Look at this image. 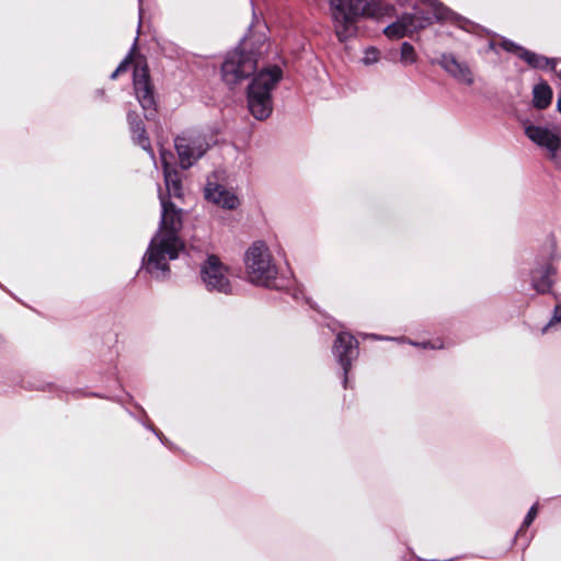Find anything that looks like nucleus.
I'll return each instance as SVG.
<instances>
[{
	"instance_id": "f257e3e1",
	"label": "nucleus",
	"mask_w": 561,
	"mask_h": 561,
	"mask_svg": "<svg viewBox=\"0 0 561 561\" xmlns=\"http://www.w3.org/2000/svg\"><path fill=\"white\" fill-rule=\"evenodd\" d=\"M159 198L161 204L159 229L142 257V268L157 279H165L170 275L169 263L176 260L180 252L184 250V242L180 237L183 221L181 208L161 193Z\"/></svg>"
},
{
	"instance_id": "f03ea898",
	"label": "nucleus",
	"mask_w": 561,
	"mask_h": 561,
	"mask_svg": "<svg viewBox=\"0 0 561 561\" xmlns=\"http://www.w3.org/2000/svg\"><path fill=\"white\" fill-rule=\"evenodd\" d=\"M137 46V37L133 44L130 53L122 60L115 71L111 75V79H116L119 73L125 72L130 64L134 65L133 83L135 95L144 110L145 117L152 119L157 113V103L154 98L153 85L150 82L148 67L142 57L134 58L133 54Z\"/></svg>"
},
{
	"instance_id": "7ed1b4c3",
	"label": "nucleus",
	"mask_w": 561,
	"mask_h": 561,
	"mask_svg": "<svg viewBox=\"0 0 561 561\" xmlns=\"http://www.w3.org/2000/svg\"><path fill=\"white\" fill-rule=\"evenodd\" d=\"M425 9L415 7L414 13L403 14L398 21L388 25L383 33L389 38H401L432 24L434 20H445L450 12L437 0H420Z\"/></svg>"
},
{
	"instance_id": "20e7f679",
	"label": "nucleus",
	"mask_w": 561,
	"mask_h": 561,
	"mask_svg": "<svg viewBox=\"0 0 561 561\" xmlns=\"http://www.w3.org/2000/svg\"><path fill=\"white\" fill-rule=\"evenodd\" d=\"M282 69L273 66L255 75L248 87V106L251 114L259 121H264L272 114V91L282 79Z\"/></svg>"
},
{
	"instance_id": "39448f33",
	"label": "nucleus",
	"mask_w": 561,
	"mask_h": 561,
	"mask_svg": "<svg viewBox=\"0 0 561 561\" xmlns=\"http://www.w3.org/2000/svg\"><path fill=\"white\" fill-rule=\"evenodd\" d=\"M337 38L345 42L356 34L359 16L373 14V0H328Z\"/></svg>"
},
{
	"instance_id": "423d86ee",
	"label": "nucleus",
	"mask_w": 561,
	"mask_h": 561,
	"mask_svg": "<svg viewBox=\"0 0 561 561\" xmlns=\"http://www.w3.org/2000/svg\"><path fill=\"white\" fill-rule=\"evenodd\" d=\"M244 267L248 280L256 286L270 287L278 274L270 248L261 240L245 251Z\"/></svg>"
},
{
	"instance_id": "0eeeda50",
	"label": "nucleus",
	"mask_w": 561,
	"mask_h": 561,
	"mask_svg": "<svg viewBox=\"0 0 561 561\" xmlns=\"http://www.w3.org/2000/svg\"><path fill=\"white\" fill-rule=\"evenodd\" d=\"M231 276L230 267L215 254H208L201 264V282L208 291L232 295L233 284Z\"/></svg>"
},
{
	"instance_id": "6e6552de",
	"label": "nucleus",
	"mask_w": 561,
	"mask_h": 561,
	"mask_svg": "<svg viewBox=\"0 0 561 561\" xmlns=\"http://www.w3.org/2000/svg\"><path fill=\"white\" fill-rule=\"evenodd\" d=\"M256 58L253 53L236 49L228 54L221 66L222 79L229 85H236L254 73Z\"/></svg>"
},
{
	"instance_id": "1a4fd4ad",
	"label": "nucleus",
	"mask_w": 561,
	"mask_h": 561,
	"mask_svg": "<svg viewBox=\"0 0 561 561\" xmlns=\"http://www.w3.org/2000/svg\"><path fill=\"white\" fill-rule=\"evenodd\" d=\"M182 169L191 168L209 148L206 137L196 131H185L174 139Z\"/></svg>"
},
{
	"instance_id": "9d476101",
	"label": "nucleus",
	"mask_w": 561,
	"mask_h": 561,
	"mask_svg": "<svg viewBox=\"0 0 561 561\" xmlns=\"http://www.w3.org/2000/svg\"><path fill=\"white\" fill-rule=\"evenodd\" d=\"M557 259L556 245L553 242L547 248L542 260L537 262L530 273L531 287L538 294H547L553 285V275L557 273L553 261Z\"/></svg>"
},
{
	"instance_id": "9b49d317",
	"label": "nucleus",
	"mask_w": 561,
	"mask_h": 561,
	"mask_svg": "<svg viewBox=\"0 0 561 561\" xmlns=\"http://www.w3.org/2000/svg\"><path fill=\"white\" fill-rule=\"evenodd\" d=\"M524 128L526 136L538 147L545 149L548 158L558 164L561 151V138L558 129L534 124H525Z\"/></svg>"
},
{
	"instance_id": "f8f14e48",
	"label": "nucleus",
	"mask_w": 561,
	"mask_h": 561,
	"mask_svg": "<svg viewBox=\"0 0 561 561\" xmlns=\"http://www.w3.org/2000/svg\"><path fill=\"white\" fill-rule=\"evenodd\" d=\"M333 354L339 360L343 369L344 375V387L347 383V374L352 367V362L356 359L358 355V342L357 340L347 332H340L336 335Z\"/></svg>"
},
{
	"instance_id": "ddd939ff",
	"label": "nucleus",
	"mask_w": 561,
	"mask_h": 561,
	"mask_svg": "<svg viewBox=\"0 0 561 561\" xmlns=\"http://www.w3.org/2000/svg\"><path fill=\"white\" fill-rule=\"evenodd\" d=\"M437 62L458 83L467 87L474 84L476 77L470 66L457 59L454 54H442Z\"/></svg>"
},
{
	"instance_id": "4468645a",
	"label": "nucleus",
	"mask_w": 561,
	"mask_h": 561,
	"mask_svg": "<svg viewBox=\"0 0 561 561\" xmlns=\"http://www.w3.org/2000/svg\"><path fill=\"white\" fill-rule=\"evenodd\" d=\"M204 194L207 201L226 209H236L240 204L238 196L220 184L208 182Z\"/></svg>"
},
{
	"instance_id": "2eb2a0df",
	"label": "nucleus",
	"mask_w": 561,
	"mask_h": 561,
	"mask_svg": "<svg viewBox=\"0 0 561 561\" xmlns=\"http://www.w3.org/2000/svg\"><path fill=\"white\" fill-rule=\"evenodd\" d=\"M161 162L163 167V175L164 183L168 190V194L170 197L181 198L183 195V187L181 179L176 172V170L172 167L170 159L172 158V153L165 150H162L161 153Z\"/></svg>"
},
{
	"instance_id": "dca6fc26",
	"label": "nucleus",
	"mask_w": 561,
	"mask_h": 561,
	"mask_svg": "<svg viewBox=\"0 0 561 561\" xmlns=\"http://www.w3.org/2000/svg\"><path fill=\"white\" fill-rule=\"evenodd\" d=\"M127 121L130 126L133 139L145 151H147L152 160H154L153 150L150 145V140L147 136L146 129L138 115L134 112H128Z\"/></svg>"
},
{
	"instance_id": "f3484780",
	"label": "nucleus",
	"mask_w": 561,
	"mask_h": 561,
	"mask_svg": "<svg viewBox=\"0 0 561 561\" xmlns=\"http://www.w3.org/2000/svg\"><path fill=\"white\" fill-rule=\"evenodd\" d=\"M552 100V90L546 82L536 84L533 89V104L539 110L547 108Z\"/></svg>"
},
{
	"instance_id": "a211bd4d",
	"label": "nucleus",
	"mask_w": 561,
	"mask_h": 561,
	"mask_svg": "<svg viewBox=\"0 0 561 561\" xmlns=\"http://www.w3.org/2000/svg\"><path fill=\"white\" fill-rule=\"evenodd\" d=\"M520 59H523L528 64V66L535 69H546L548 67L554 69L556 67L554 59H549L528 49L522 50Z\"/></svg>"
},
{
	"instance_id": "6ab92c4d",
	"label": "nucleus",
	"mask_w": 561,
	"mask_h": 561,
	"mask_svg": "<svg viewBox=\"0 0 561 561\" xmlns=\"http://www.w3.org/2000/svg\"><path fill=\"white\" fill-rule=\"evenodd\" d=\"M415 61L416 53L414 50V47L408 42L402 43L400 51V62L404 66H408L414 64Z\"/></svg>"
},
{
	"instance_id": "aec40b11",
	"label": "nucleus",
	"mask_w": 561,
	"mask_h": 561,
	"mask_svg": "<svg viewBox=\"0 0 561 561\" xmlns=\"http://www.w3.org/2000/svg\"><path fill=\"white\" fill-rule=\"evenodd\" d=\"M550 330H561V304L554 307L552 318L542 327L541 334H546Z\"/></svg>"
},
{
	"instance_id": "412c9836",
	"label": "nucleus",
	"mask_w": 561,
	"mask_h": 561,
	"mask_svg": "<svg viewBox=\"0 0 561 561\" xmlns=\"http://www.w3.org/2000/svg\"><path fill=\"white\" fill-rule=\"evenodd\" d=\"M537 514H538V504H534L530 507V510L528 511L519 530L516 534V537L520 536L526 530V528L530 526V524L536 518Z\"/></svg>"
},
{
	"instance_id": "4be33fe9",
	"label": "nucleus",
	"mask_w": 561,
	"mask_h": 561,
	"mask_svg": "<svg viewBox=\"0 0 561 561\" xmlns=\"http://www.w3.org/2000/svg\"><path fill=\"white\" fill-rule=\"evenodd\" d=\"M500 47H502L504 50L508 51V53H513V54H516L519 58H520V53L522 50H525L526 48L517 45L516 43L510 41V39H502L500 42Z\"/></svg>"
},
{
	"instance_id": "5701e85b",
	"label": "nucleus",
	"mask_w": 561,
	"mask_h": 561,
	"mask_svg": "<svg viewBox=\"0 0 561 561\" xmlns=\"http://www.w3.org/2000/svg\"><path fill=\"white\" fill-rule=\"evenodd\" d=\"M379 50L375 47H368L364 51L363 62L367 66L376 64L379 60Z\"/></svg>"
},
{
	"instance_id": "b1692460",
	"label": "nucleus",
	"mask_w": 561,
	"mask_h": 561,
	"mask_svg": "<svg viewBox=\"0 0 561 561\" xmlns=\"http://www.w3.org/2000/svg\"><path fill=\"white\" fill-rule=\"evenodd\" d=\"M423 347H431V348H442L443 345L442 343H432V342H426V343H423L422 344Z\"/></svg>"
},
{
	"instance_id": "393cba45",
	"label": "nucleus",
	"mask_w": 561,
	"mask_h": 561,
	"mask_svg": "<svg viewBox=\"0 0 561 561\" xmlns=\"http://www.w3.org/2000/svg\"><path fill=\"white\" fill-rule=\"evenodd\" d=\"M557 107H558L559 112L561 113V94L558 98Z\"/></svg>"
},
{
	"instance_id": "a878e982",
	"label": "nucleus",
	"mask_w": 561,
	"mask_h": 561,
	"mask_svg": "<svg viewBox=\"0 0 561 561\" xmlns=\"http://www.w3.org/2000/svg\"><path fill=\"white\" fill-rule=\"evenodd\" d=\"M152 431L157 434V436H158L159 438H161V433H158V432H156L154 430H152Z\"/></svg>"
}]
</instances>
